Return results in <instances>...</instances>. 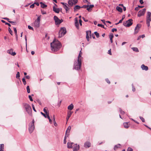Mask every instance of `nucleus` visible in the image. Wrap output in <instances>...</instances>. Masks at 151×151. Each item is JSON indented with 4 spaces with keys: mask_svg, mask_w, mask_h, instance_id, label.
<instances>
[{
    "mask_svg": "<svg viewBox=\"0 0 151 151\" xmlns=\"http://www.w3.org/2000/svg\"><path fill=\"white\" fill-rule=\"evenodd\" d=\"M51 49L54 52L58 50L61 46L60 42L58 40H54L50 43Z\"/></svg>",
    "mask_w": 151,
    "mask_h": 151,
    "instance_id": "f257e3e1",
    "label": "nucleus"
},
{
    "mask_svg": "<svg viewBox=\"0 0 151 151\" xmlns=\"http://www.w3.org/2000/svg\"><path fill=\"white\" fill-rule=\"evenodd\" d=\"M23 105L28 113L30 114L32 112V109L30 106L25 103H23Z\"/></svg>",
    "mask_w": 151,
    "mask_h": 151,
    "instance_id": "f03ea898",
    "label": "nucleus"
},
{
    "mask_svg": "<svg viewBox=\"0 0 151 151\" xmlns=\"http://www.w3.org/2000/svg\"><path fill=\"white\" fill-rule=\"evenodd\" d=\"M79 59H78L77 61L74 63V68L77 70H79L81 67V61Z\"/></svg>",
    "mask_w": 151,
    "mask_h": 151,
    "instance_id": "7ed1b4c3",
    "label": "nucleus"
},
{
    "mask_svg": "<svg viewBox=\"0 0 151 151\" xmlns=\"http://www.w3.org/2000/svg\"><path fill=\"white\" fill-rule=\"evenodd\" d=\"M66 31L65 27H61L59 32V37H61L63 36L66 33Z\"/></svg>",
    "mask_w": 151,
    "mask_h": 151,
    "instance_id": "20e7f679",
    "label": "nucleus"
},
{
    "mask_svg": "<svg viewBox=\"0 0 151 151\" xmlns=\"http://www.w3.org/2000/svg\"><path fill=\"white\" fill-rule=\"evenodd\" d=\"M40 18L39 17H37L33 23V26L36 28H37L40 27Z\"/></svg>",
    "mask_w": 151,
    "mask_h": 151,
    "instance_id": "39448f33",
    "label": "nucleus"
},
{
    "mask_svg": "<svg viewBox=\"0 0 151 151\" xmlns=\"http://www.w3.org/2000/svg\"><path fill=\"white\" fill-rule=\"evenodd\" d=\"M54 19L55 22V24L56 25H58L60 24L62 22H63V20L60 19L57 17L55 16L54 17Z\"/></svg>",
    "mask_w": 151,
    "mask_h": 151,
    "instance_id": "423d86ee",
    "label": "nucleus"
},
{
    "mask_svg": "<svg viewBox=\"0 0 151 151\" xmlns=\"http://www.w3.org/2000/svg\"><path fill=\"white\" fill-rule=\"evenodd\" d=\"M132 19H130L127 21L126 22L123 23V25L126 27H129L132 24Z\"/></svg>",
    "mask_w": 151,
    "mask_h": 151,
    "instance_id": "0eeeda50",
    "label": "nucleus"
},
{
    "mask_svg": "<svg viewBox=\"0 0 151 151\" xmlns=\"http://www.w3.org/2000/svg\"><path fill=\"white\" fill-rule=\"evenodd\" d=\"M146 11V9H143L142 10L139 11L137 14V16L139 17H140L144 15L145 12Z\"/></svg>",
    "mask_w": 151,
    "mask_h": 151,
    "instance_id": "6e6552de",
    "label": "nucleus"
},
{
    "mask_svg": "<svg viewBox=\"0 0 151 151\" xmlns=\"http://www.w3.org/2000/svg\"><path fill=\"white\" fill-rule=\"evenodd\" d=\"M141 25L140 24H137L136 27L135 28L134 34H137L139 30V29L141 27Z\"/></svg>",
    "mask_w": 151,
    "mask_h": 151,
    "instance_id": "1a4fd4ad",
    "label": "nucleus"
},
{
    "mask_svg": "<svg viewBox=\"0 0 151 151\" xmlns=\"http://www.w3.org/2000/svg\"><path fill=\"white\" fill-rule=\"evenodd\" d=\"M35 129L34 125L29 124V132L31 133Z\"/></svg>",
    "mask_w": 151,
    "mask_h": 151,
    "instance_id": "9d476101",
    "label": "nucleus"
},
{
    "mask_svg": "<svg viewBox=\"0 0 151 151\" xmlns=\"http://www.w3.org/2000/svg\"><path fill=\"white\" fill-rule=\"evenodd\" d=\"M89 35L90 36H91V31H88L86 32V38L88 41H89Z\"/></svg>",
    "mask_w": 151,
    "mask_h": 151,
    "instance_id": "9b49d317",
    "label": "nucleus"
},
{
    "mask_svg": "<svg viewBox=\"0 0 151 151\" xmlns=\"http://www.w3.org/2000/svg\"><path fill=\"white\" fill-rule=\"evenodd\" d=\"M73 151H77L79 150V145L77 144H73Z\"/></svg>",
    "mask_w": 151,
    "mask_h": 151,
    "instance_id": "f8f14e48",
    "label": "nucleus"
},
{
    "mask_svg": "<svg viewBox=\"0 0 151 151\" xmlns=\"http://www.w3.org/2000/svg\"><path fill=\"white\" fill-rule=\"evenodd\" d=\"M91 146V143L87 141L86 142L84 145V147L86 148H88Z\"/></svg>",
    "mask_w": 151,
    "mask_h": 151,
    "instance_id": "ddd939ff",
    "label": "nucleus"
},
{
    "mask_svg": "<svg viewBox=\"0 0 151 151\" xmlns=\"http://www.w3.org/2000/svg\"><path fill=\"white\" fill-rule=\"evenodd\" d=\"M94 7L93 5H87L86 9L88 12H91L92 10V8Z\"/></svg>",
    "mask_w": 151,
    "mask_h": 151,
    "instance_id": "4468645a",
    "label": "nucleus"
},
{
    "mask_svg": "<svg viewBox=\"0 0 151 151\" xmlns=\"http://www.w3.org/2000/svg\"><path fill=\"white\" fill-rule=\"evenodd\" d=\"M7 52L11 55L14 56L16 54V53L13 52V50L11 49L7 51Z\"/></svg>",
    "mask_w": 151,
    "mask_h": 151,
    "instance_id": "2eb2a0df",
    "label": "nucleus"
},
{
    "mask_svg": "<svg viewBox=\"0 0 151 151\" xmlns=\"http://www.w3.org/2000/svg\"><path fill=\"white\" fill-rule=\"evenodd\" d=\"M74 143L73 142H68L67 143V147L68 148H71L73 147Z\"/></svg>",
    "mask_w": 151,
    "mask_h": 151,
    "instance_id": "dca6fc26",
    "label": "nucleus"
},
{
    "mask_svg": "<svg viewBox=\"0 0 151 151\" xmlns=\"http://www.w3.org/2000/svg\"><path fill=\"white\" fill-rule=\"evenodd\" d=\"M71 129V127L70 126H69L67 129V130L66 131L65 134H66L67 136H69V132L70 131V129Z\"/></svg>",
    "mask_w": 151,
    "mask_h": 151,
    "instance_id": "f3484780",
    "label": "nucleus"
},
{
    "mask_svg": "<svg viewBox=\"0 0 151 151\" xmlns=\"http://www.w3.org/2000/svg\"><path fill=\"white\" fill-rule=\"evenodd\" d=\"M75 25L78 29H79V24L78 22L77 18H76L75 20Z\"/></svg>",
    "mask_w": 151,
    "mask_h": 151,
    "instance_id": "a211bd4d",
    "label": "nucleus"
},
{
    "mask_svg": "<svg viewBox=\"0 0 151 151\" xmlns=\"http://www.w3.org/2000/svg\"><path fill=\"white\" fill-rule=\"evenodd\" d=\"M141 68L142 70H144L146 71L148 69V67L145 65L144 64H142L141 66Z\"/></svg>",
    "mask_w": 151,
    "mask_h": 151,
    "instance_id": "6ab92c4d",
    "label": "nucleus"
},
{
    "mask_svg": "<svg viewBox=\"0 0 151 151\" xmlns=\"http://www.w3.org/2000/svg\"><path fill=\"white\" fill-rule=\"evenodd\" d=\"M53 10L55 13H59L60 11V9L59 8H56L54 6L53 7Z\"/></svg>",
    "mask_w": 151,
    "mask_h": 151,
    "instance_id": "aec40b11",
    "label": "nucleus"
},
{
    "mask_svg": "<svg viewBox=\"0 0 151 151\" xmlns=\"http://www.w3.org/2000/svg\"><path fill=\"white\" fill-rule=\"evenodd\" d=\"M43 111L46 115H48V114H49V111L47 110V107H45L44 108Z\"/></svg>",
    "mask_w": 151,
    "mask_h": 151,
    "instance_id": "412c9836",
    "label": "nucleus"
},
{
    "mask_svg": "<svg viewBox=\"0 0 151 151\" xmlns=\"http://www.w3.org/2000/svg\"><path fill=\"white\" fill-rule=\"evenodd\" d=\"M68 6H69V5L67 4H65L63 6L64 8L65 9L66 12L69 9Z\"/></svg>",
    "mask_w": 151,
    "mask_h": 151,
    "instance_id": "4be33fe9",
    "label": "nucleus"
},
{
    "mask_svg": "<svg viewBox=\"0 0 151 151\" xmlns=\"http://www.w3.org/2000/svg\"><path fill=\"white\" fill-rule=\"evenodd\" d=\"M73 105L71 104L68 106V109L70 110H71L73 109Z\"/></svg>",
    "mask_w": 151,
    "mask_h": 151,
    "instance_id": "5701e85b",
    "label": "nucleus"
},
{
    "mask_svg": "<svg viewBox=\"0 0 151 151\" xmlns=\"http://www.w3.org/2000/svg\"><path fill=\"white\" fill-rule=\"evenodd\" d=\"M116 9L117 10L120 12H122V8L119 6H117L116 7Z\"/></svg>",
    "mask_w": 151,
    "mask_h": 151,
    "instance_id": "b1692460",
    "label": "nucleus"
},
{
    "mask_svg": "<svg viewBox=\"0 0 151 151\" xmlns=\"http://www.w3.org/2000/svg\"><path fill=\"white\" fill-rule=\"evenodd\" d=\"M151 13L150 12H148L147 13V19H150V16H151Z\"/></svg>",
    "mask_w": 151,
    "mask_h": 151,
    "instance_id": "393cba45",
    "label": "nucleus"
},
{
    "mask_svg": "<svg viewBox=\"0 0 151 151\" xmlns=\"http://www.w3.org/2000/svg\"><path fill=\"white\" fill-rule=\"evenodd\" d=\"M73 0H69L68 1V3L70 6H72L73 4Z\"/></svg>",
    "mask_w": 151,
    "mask_h": 151,
    "instance_id": "a878e982",
    "label": "nucleus"
},
{
    "mask_svg": "<svg viewBox=\"0 0 151 151\" xmlns=\"http://www.w3.org/2000/svg\"><path fill=\"white\" fill-rule=\"evenodd\" d=\"M80 8H81V7L78 5H76L75 6H74V11H75L77 9H79Z\"/></svg>",
    "mask_w": 151,
    "mask_h": 151,
    "instance_id": "bb28decb",
    "label": "nucleus"
},
{
    "mask_svg": "<svg viewBox=\"0 0 151 151\" xmlns=\"http://www.w3.org/2000/svg\"><path fill=\"white\" fill-rule=\"evenodd\" d=\"M4 145L1 144L0 145V151H4Z\"/></svg>",
    "mask_w": 151,
    "mask_h": 151,
    "instance_id": "cd10ccee",
    "label": "nucleus"
},
{
    "mask_svg": "<svg viewBox=\"0 0 151 151\" xmlns=\"http://www.w3.org/2000/svg\"><path fill=\"white\" fill-rule=\"evenodd\" d=\"M72 113V111H68V112L67 116L68 117H70L71 116Z\"/></svg>",
    "mask_w": 151,
    "mask_h": 151,
    "instance_id": "c85d7f7f",
    "label": "nucleus"
},
{
    "mask_svg": "<svg viewBox=\"0 0 151 151\" xmlns=\"http://www.w3.org/2000/svg\"><path fill=\"white\" fill-rule=\"evenodd\" d=\"M40 4H41V7L43 8H44L47 6V5H45L42 2H41L40 3Z\"/></svg>",
    "mask_w": 151,
    "mask_h": 151,
    "instance_id": "c756f323",
    "label": "nucleus"
},
{
    "mask_svg": "<svg viewBox=\"0 0 151 151\" xmlns=\"http://www.w3.org/2000/svg\"><path fill=\"white\" fill-rule=\"evenodd\" d=\"M120 146V144H118L117 145H116L114 147V150H116L117 148L119 147Z\"/></svg>",
    "mask_w": 151,
    "mask_h": 151,
    "instance_id": "7c9ffc66",
    "label": "nucleus"
},
{
    "mask_svg": "<svg viewBox=\"0 0 151 151\" xmlns=\"http://www.w3.org/2000/svg\"><path fill=\"white\" fill-rule=\"evenodd\" d=\"M123 124L124 127L126 128L127 129L128 128V127H129V125H128L127 123V122L124 123Z\"/></svg>",
    "mask_w": 151,
    "mask_h": 151,
    "instance_id": "2f4dec72",
    "label": "nucleus"
},
{
    "mask_svg": "<svg viewBox=\"0 0 151 151\" xmlns=\"http://www.w3.org/2000/svg\"><path fill=\"white\" fill-rule=\"evenodd\" d=\"M67 135L66 134H65V137H64V141H63V143L64 144H65L66 143V138L67 137H68V136H67Z\"/></svg>",
    "mask_w": 151,
    "mask_h": 151,
    "instance_id": "473e14b6",
    "label": "nucleus"
},
{
    "mask_svg": "<svg viewBox=\"0 0 151 151\" xmlns=\"http://www.w3.org/2000/svg\"><path fill=\"white\" fill-rule=\"evenodd\" d=\"M150 19H147V24L148 27H149L150 26Z\"/></svg>",
    "mask_w": 151,
    "mask_h": 151,
    "instance_id": "72a5a7b5",
    "label": "nucleus"
},
{
    "mask_svg": "<svg viewBox=\"0 0 151 151\" xmlns=\"http://www.w3.org/2000/svg\"><path fill=\"white\" fill-rule=\"evenodd\" d=\"M132 49L134 51H135L136 52H138L139 51L137 47H132Z\"/></svg>",
    "mask_w": 151,
    "mask_h": 151,
    "instance_id": "f704fd0d",
    "label": "nucleus"
},
{
    "mask_svg": "<svg viewBox=\"0 0 151 151\" xmlns=\"http://www.w3.org/2000/svg\"><path fill=\"white\" fill-rule=\"evenodd\" d=\"M27 92L28 93H30V90L29 88V86H27Z\"/></svg>",
    "mask_w": 151,
    "mask_h": 151,
    "instance_id": "c9c22d12",
    "label": "nucleus"
},
{
    "mask_svg": "<svg viewBox=\"0 0 151 151\" xmlns=\"http://www.w3.org/2000/svg\"><path fill=\"white\" fill-rule=\"evenodd\" d=\"M94 33L95 34V35H96L97 37L98 38L99 37V34L97 32H94Z\"/></svg>",
    "mask_w": 151,
    "mask_h": 151,
    "instance_id": "e433bc0d",
    "label": "nucleus"
},
{
    "mask_svg": "<svg viewBox=\"0 0 151 151\" xmlns=\"http://www.w3.org/2000/svg\"><path fill=\"white\" fill-rule=\"evenodd\" d=\"M20 77V73L19 72H17L16 74V78H17L19 79Z\"/></svg>",
    "mask_w": 151,
    "mask_h": 151,
    "instance_id": "4c0bfd02",
    "label": "nucleus"
},
{
    "mask_svg": "<svg viewBox=\"0 0 151 151\" xmlns=\"http://www.w3.org/2000/svg\"><path fill=\"white\" fill-rule=\"evenodd\" d=\"M81 54L80 53H79L78 59H79V60H80V61H81Z\"/></svg>",
    "mask_w": 151,
    "mask_h": 151,
    "instance_id": "58836bf2",
    "label": "nucleus"
},
{
    "mask_svg": "<svg viewBox=\"0 0 151 151\" xmlns=\"http://www.w3.org/2000/svg\"><path fill=\"white\" fill-rule=\"evenodd\" d=\"M119 112H120V113L121 114H124L125 113V112L124 111H122V110L120 108L119 109Z\"/></svg>",
    "mask_w": 151,
    "mask_h": 151,
    "instance_id": "ea45409f",
    "label": "nucleus"
},
{
    "mask_svg": "<svg viewBox=\"0 0 151 151\" xmlns=\"http://www.w3.org/2000/svg\"><path fill=\"white\" fill-rule=\"evenodd\" d=\"M139 117L142 122H145V120L143 117L142 116H139Z\"/></svg>",
    "mask_w": 151,
    "mask_h": 151,
    "instance_id": "a19ab883",
    "label": "nucleus"
},
{
    "mask_svg": "<svg viewBox=\"0 0 151 151\" xmlns=\"http://www.w3.org/2000/svg\"><path fill=\"white\" fill-rule=\"evenodd\" d=\"M22 82H23V83L25 85V84H26V81H25V78H23L22 79Z\"/></svg>",
    "mask_w": 151,
    "mask_h": 151,
    "instance_id": "79ce46f5",
    "label": "nucleus"
},
{
    "mask_svg": "<svg viewBox=\"0 0 151 151\" xmlns=\"http://www.w3.org/2000/svg\"><path fill=\"white\" fill-rule=\"evenodd\" d=\"M8 31H9V33H10V34L11 35H12V31L11 29H10V28L9 27L8 28Z\"/></svg>",
    "mask_w": 151,
    "mask_h": 151,
    "instance_id": "37998d69",
    "label": "nucleus"
},
{
    "mask_svg": "<svg viewBox=\"0 0 151 151\" xmlns=\"http://www.w3.org/2000/svg\"><path fill=\"white\" fill-rule=\"evenodd\" d=\"M114 37V35L113 34H110L109 35L110 39H112Z\"/></svg>",
    "mask_w": 151,
    "mask_h": 151,
    "instance_id": "c03bdc74",
    "label": "nucleus"
},
{
    "mask_svg": "<svg viewBox=\"0 0 151 151\" xmlns=\"http://www.w3.org/2000/svg\"><path fill=\"white\" fill-rule=\"evenodd\" d=\"M132 90L134 92L135 91V87L134 86L133 84H132Z\"/></svg>",
    "mask_w": 151,
    "mask_h": 151,
    "instance_id": "a18cd8bd",
    "label": "nucleus"
},
{
    "mask_svg": "<svg viewBox=\"0 0 151 151\" xmlns=\"http://www.w3.org/2000/svg\"><path fill=\"white\" fill-rule=\"evenodd\" d=\"M28 27L29 29L32 30H34V29H33V28L32 27H31L30 25H28Z\"/></svg>",
    "mask_w": 151,
    "mask_h": 151,
    "instance_id": "49530a36",
    "label": "nucleus"
},
{
    "mask_svg": "<svg viewBox=\"0 0 151 151\" xmlns=\"http://www.w3.org/2000/svg\"><path fill=\"white\" fill-rule=\"evenodd\" d=\"M97 26L99 27H101L102 28H104V26L103 25L101 24H98Z\"/></svg>",
    "mask_w": 151,
    "mask_h": 151,
    "instance_id": "de8ad7c7",
    "label": "nucleus"
},
{
    "mask_svg": "<svg viewBox=\"0 0 151 151\" xmlns=\"http://www.w3.org/2000/svg\"><path fill=\"white\" fill-rule=\"evenodd\" d=\"M73 4L75 5L78 2V0H73Z\"/></svg>",
    "mask_w": 151,
    "mask_h": 151,
    "instance_id": "09e8293b",
    "label": "nucleus"
},
{
    "mask_svg": "<svg viewBox=\"0 0 151 151\" xmlns=\"http://www.w3.org/2000/svg\"><path fill=\"white\" fill-rule=\"evenodd\" d=\"M40 113L45 118H47L46 114H44V113L42 112H41Z\"/></svg>",
    "mask_w": 151,
    "mask_h": 151,
    "instance_id": "8fccbe9b",
    "label": "nucleus"
},
{
    "mask_svg": "<svg viewBox=\"0 0 151 151\" xmlns=\"http://www.w3.org/2000/svg\"><path fill=\"white\" fill-rule=\"evenodd\" d=\"M127 151H133V149L131 147H129L127 150Z\"/></svg>",
    "mask_w": 151,
    "mask_h": 151,
    "instance_id": "3c124183",
    "label": "nucleus"
},
{
    "mask_svg": "<svg viewBox=\"0 0 151 151\" xmlns=\"http://www.w3.org/2000/svg\"><path fill=\"white\" fill-rule=\"evenodd\" d=\"M29 99L31 101H33V100L32 99V97H31V96L29 95Z\"/></svg>",
    "mask_w": 151,
    "mask_h": 151,
    "instance_id": "603ef678",
    "label": "nucleus"
},
{
    "mask_svg": "<svg viewBox=\"0 0 151 151\" xmlns=\"http://www.w3.org/2000/svg\"><path fill=\"white\" fill-rule=\"evenodd\" d=\"M13 29L15 34H17L16 28L15 27H14Z\"/></svg>",
    "mask_w": 151,
    "mask_h": 151,
    "instance_id": "864d4df0",
    "label": "nucleus"
},
{
    "mask_svg": "<svg viewBox=\"0 0 151 151\" xmlns=\"http://www.w3.org/2000/svg\"><path fill=\"white\" fill-rule=\"evenodd\" d=\"M34 4H32V5H31L30 6V7L31 8H33L35 6Z\"/></svg>",
    "mask_w": 151,
    "mask_h": 151,
    "instance_id": "5fc2aeb1",
    "label": "nucleus"
},
{
    "mask_svg": "<svg viewBox=\"0 0 151 151\" xmlns=\"http://www.w3.org/2000/svg\"><path fill=\"white\" fill-rule=\"evenodd\" d=\"M111 31L113 32H116L117 31V29L116 28H113L112 29Z\"/></svg>",
    "mask_w": 151,
    "mask_h": 151,
    "instance_id": "6e6d98bb",
    "label": "nucleus"
},
{
    "mask_svg": "<svg viewBox=\"0 0 151 151\" xmlns=\"http://www.w3.org/2000/svg\"><path fill=\"white\" fill-rule=\"evenodd\" d=\"M106 81L109 84H110V81L108 79L106 78Z\"/></svg>",
    "mask_w": 151,
    "mask_h": 151,
    "instance_id": "4d7b16f0",
    "label": "nucleus"
},
{
    "mask_svg": "<svg viewBox=\"0 0 151 151\" xmlns=\"http://www.w3.org/2000/svg\"><path fill=\"white\" fill-rule=\"evenodd\" d=\"M87 5H83L82 7H81V8H87Z\"/></svg>",
    "mask_w": 151,
    "mask_h": 151,
    "instance_id": "13d9d810",
    "label": "nucleus"
},
{
    "mask_svg": "<svg viewBox=\"0 0 151 151\" xmlns=\"http://www.w3.org/2000/svg\"><path fill=\"white\" fill-rule=\"evenodd\" d=\"M32 108H33V110L35 111V112H36V110H35V106H34L33 105V104H32Z\"/></svg>",
    "mask_w": 151,
    "mask_h": 151,
    "instance_id": "bf43d9fd",
    "label": "nucleus"
},
{
    "mask_svg": "<svg viewBox=\"0 0 151 151\" xmlns=\"http://www.w3.org/2000/svg\"><path fill=\"white\" fill-rule=\"evenodd\" d=\"M3 19H5V20H6L9 22V21H9V19L8 18H7L6 17H4V18H2Z\"/></svg>",
    "mask_w": 151,
    "mask_h": 151,
    "instance_id": "052dcab7",
    "label": "nucleus"
},
{
    "mask_svg": "<svg viewBox=\"0 0 151 151\" xmlns=\"http://www.w3.org/2000/svg\"><path fill=\"white\" fill-rule=\"evenodd\" d=\"M108 53L110 55H111V49H110L108 51Z\"/></svg>",
    "mask_w": 151,
    "mask_h": 151,
    "instance_id": "680f3d73",
    "label": "nucleus"
},
{
    "mask_svg": "<svg viewBox=\"0 0 151 151\" xmlns=\"http://www.w3.org/2000/svg\"><path fill=\"white\" fill-rule=\"evenodd\" d=\"M34 123H35V121H34V119H33L32 123L30 124L32 125H34Z\"/></svg>",
    "mask_w": 151,
    "mask_h": 151,
    "instance_id": "e2e57ef3",
    "label": "nucleus"
},
{
    "mask_svg": "<svg viewBox=\"0 0 151 151\" xmlns=\"http://www.w3.org/2000/svg\"><path fill=\"white\" fill-rule=\"evenodd\" d=\"M9 22L13 24H15V22H13V21H9Z\"/></svg>",
    "mask_w": 151,
    "mask_h": 151,
    "instance_id": "0e129e2a",
    "label": "nucleus"
},
{
    "mask_svg": "<svg viewBox=\"0 0 151 151\" xmlns=\"http://www.w3.org/2000/svg\"><path fill=\"white\" fill-rule=\"evenodd\" d=\"M82 21L81 20V19H80L79 20V22L80 25L81 26L82 25Z\"/></svg>",
    "mask_w": 151,
    "mask_h": 151,
    "instance_id": "69168bd1",
    "label": "nucleus"
},
{
    "mask_svg": "<svg viewBox=\"0 0 151 151\" xmlns=\"http://www.w3.org/2000/svg\"><path fill=\"white\" fill-rule=\"evenodd\" d=\"M5 24L8 25L9 27H11V25L9 23H8L7 22Z\"/></svg>",
    "mask_w": 151,
    "mask_h": 151,
    "instance_id": "338daca9",
    "label": "nucleus"
},
{
    "mask_svg": "<svg viewBox=\"0 0 151 151\" xmlns=\"http://www.w3.org/2000/svg\"><path fill=\"white\" fill-rule=\"evenodd\" d=\"M34 4H36L37 6H39L40 5L39 3L38 2H35Z\"/></svg>",
    "mask_w": 151,
    "mask_h": 151,
    "instance_id": "774afa93",
    "label": "nucleus"
}]
</instances>
